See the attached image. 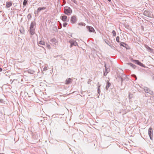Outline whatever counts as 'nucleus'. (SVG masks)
Segmentation results:
<instances>
[{"mask_svg":"<svg viewBox=\"0 0 154 154\" xmlns=\"http://www.w3.org/2000/svg\"><path fill=\"white\" fill-rule=\"evenodd\" d=\"M46 9V7H39L38 8V11H39V12L42 10H45Z\"/></svg>","mask_w":154,"mask_h":154,"instance_id":"nucleus-18","label":"nucleus"},{"mask_svg":"<svg viewBox=\"0 0 154 154\" xmlns=\"http://www.w3.org/2000/svg\"><path fill=\"white\" fill-rule=\"evenodd\" d=\"M72 79L70 78L67 79L66 80L65 82V84L66 85H69L72 83Z\"/></svg>","mask_w":154,"mask_h":154,"instance_id":"nucleus-11","label":"nucleus"},{"mask_svg":"<svg viewBox=\"0 0 154 154\" xmlns=\"http://www.w3.org/2000/svg\"><path fill=\"white\" fill-rule=\"evenodd\" d=\"M0 154H5L4 153H0Z\"/></svg>","mask_w":154,"mask_h":154,"instance_id":"nucleus-42","label":"nucleus"},{"mask_svg":"<svg viewBox=\"0 0 154 154\" xmlns=\"http://www.w3.org/2000/svg\"><path fill=\"white\" fill-rule=\"evenodd\" d=\"M69 42L70 43V45L69 46L70 48H72L73 45L76 46L77 45V43L76 41H69Z\"/></svg>","mask_w":154,"mask_h":154,"instance_id":"nucleus-10","label":"nucleus"},{"mask_svg":"<svg viewBox=\"0 0 154 154\" xmlns=\"http://www.w3.org/2000/svg\"><path fill=\"white\" fill-rule=\"evenodd\" d=\"M68 23H64L63 24V26L64 27H66V26L67 25Z\"/></svg>","mask_w":154,"mask_h":154,"instance_id":"nucleus-30","label":"nucleus"},{"mask_svg":"<svg viewBox=\"0 0 154 154\" xmlns=\"http://www.w3.org/2000/svg\"><path fill=\"white\" fill-rule=\"evenodd\" d=\"M50 41L52 43L55 42L56 41V39L55 38L51 39L50 40Z\"/></svg>","mask_w":154,"mask_h":154,"instance_id":"nucleus-26","label":"nucleus"},{"mask_svg":"<svg viewBox=\"0 0 154 154\" xmlns=\"http://www.w3.org/2000/svg\"><path fill=\"white\" fill-rule=\"evenodd\" d=\"M47 70V68L46 67H45L43 69L44 71H46Z\"/></svg>","mask_w":154,"mask_h":154,"instance_id":"nucleus-33","label":"nucleus"},{"mask_svg":"<svg viewBox=\"0 0 154 154\" xmlns=\"http://www.w3.org/2000/svg\"><path fill=\"white\" fill-rule=\"evenodd\" d=\"M105 41V42L108 45H109L108 43V42H109V41L107 40L106 41Z\"/></svg>","mask_w":154,"mask_h":154,"instance_id":"nucleus-35","label":"nucleus"},{"mask_svg":"<svg viewBox=\"0 0 154 154\" xmlns=\"http://www.w3.org/2000/svg\"><path fill=\"white\" fill-rule=\"evenodd\" d=\"M107 73H108L107 72H105L103 74L104 75L106 76V75H107Z\"/></svg>","mask_w":154,"mask_h":154,"instance_id":"nucleus-32","label":"nucleus"},{"mask_svg":"<svg viewBox=\"0 0 154 154\" xmlns=\"http://www.w3.org/2000/svg\"><path fill=\"white\" fill-rule=\"evenodd\" d=\"M27 3V1L26 0H24L23 2V5L24 6H25ZM24 6H23V7Z\"/></svg>","mask_w":154,"mask_h":154,"instance_id":"nucleus-24","label":"nucleus"},{"mask_svg":"<svg viewBox=\"0 0 154 154\" xmlns=\"http://www.w3.org/2000/svg\"><path fill=\"white\" fill-rule=\"evenodd\" d=\"M111 84V83L109 82L108 81L107 82H106V90H108Z\"/></svg>","mask_w":154,"mask_h":154,"instance_id":"nucleus-19","label":"nucleus"},{"mask_svg":"<svg viewBox=\"0 0 154 154\" xmlns=\"http://www.w3.org/2000/svg\"><path fill=\"white\" fill-rule=\"evenodd\" d=\"M32 17V15L30 14H29L27 16V18L28 20H30Z\"/></svg>","mask_w":154,"mask_h":154,"instance_id":"nucleus-23","label":"nucleus"},{"mask_svg":"<svg viewBox=\"0 0 154 154\" xmlns=\"http://www.w3.org/2000/svg\"><path fill=\"white\" fill-rule=\"evenodd\" d=\"M27 71H28V72L29 73L31 74H34V73L35 72V71H34L33 70H32V69H29Z\"/></svg>","mask_w":154,"mask_h":154,"instance_id":"nucleus-21","label":"nucleus"},{"mask_svg":"<svg viewBox=\"0 0 154 154\" xmlns=\"http://www.w3.org/2000/svg\"><path fill=\"white\" fill-rule=\"evenodd\" d=\"M143 14L144 15L148 17H151V14L150 12L148 10H145L144 11Z\"/></svg>","mask_w":154,"mask_h":154,"instance_id":"nucleus-4","label":"nucleus"},{"mask_svg":"<svg viewBox=\"0 0 154 154\" xmlns=\"http://www.w3.org/2000/svg\"><path fill=\"white\" fill-rule=\"evenodd\" d=\"M100 85H99L98 86V88H97V91H98V94H100Z\"/></svg>","mask_w":154,"mask_h":154,"instance_id":"nucleus-25","label":"nucleus"},{"mask_svg":"<svg viewBox=\"0 0 154 154\" xmlns=\"http://www.w3.org/2000/svg\"><path fill=\"white\" fill-rule=\"evenodd\" d=\"M39 12V11H38V9H37V11H34V13L35 14H38Z\"/></svg>","mask_w":154,"mask_h":154,"instance_id":"nucleus-31","label":"nucleus"},{"mask_svg":"<svg viewBox=\"0 0 154 154\" xmlns=\"http://www.w3.org/2000/svg\"><path fill=\"white\" fill-rule=\"evenodd\" d=\"M128 65H129L131 67L133 68V69H135L136 67V66L135 65H134L131 63H127Z\"/></svg>","mask_w":154,"mask_h":154,"instance_id":"nucleus-20","label":"nucleus"},{"mask_svg":"<svg viewBox=\"0 0 154 154\" xmlns=\"http://www.w3.org/2000/svg\"><path fill=\"white\" fill-rule=\"evenodd\" d=\"M117 79L118 80V82L120 83L121 85L122 86V82L123 81V78L121 76H118L117 77Z\"/></svg>","mask_w":154,"mask_h":154,"instance_id":"nucleus-9","label":"nucleus"},{"mask_svg":"<svg viewBox=\"0 0 154 154\" xmlns=\"http://www.w3.org/2000/svg\"><path fill=\"white\" fill-rule=\"evenodd\" d=\"M119 38H120L119 37V36H118L116 37V41L118 42V43H119L120 42V41H119Z\"/></svg>","mask_w":154,"mask_h":154,"instance_id":"nucleus-28","label":"nucleus"},{"mask_svg":"<svg viewBox=\"0 0 154 154\" xmlns=\"http://www.w3.org/2000/svg\"><path fill=\"white\" fill-rule=\"evenodd\" d=\"M50 47V45H48V47Z\"/></svg>","mask_w":154,"mask_h":154,"instance_id":"nucleus-41","label":"nucleus"},{"mask_svg":"<svg viewBox=\"0 0 154 154\" xmlns=\"http://www.w3.org/2000/svg\"><path fill=\"white\" fill-rule=\"evenodd\" d=\"M132 75L133 77H134L135 78V80H136L137 79V78L136 75Z\"/></svg>","mask_w":154,"mask_h":154,"instance_id":"nucleus-34","label":"nucleus"},{"mask_svg":"<svg viewBox=\"0 0 154 154\" xmlns=\"http://www.w3.org/2000/svg\"><path fill=\"white\" fill-rule=\"evenodd\" d=\"M109 2H110L111 1V0H107Z\"/></svg>","mask_w":154,"mask_h":154,"instance_id":"nucleus-39","label":"nucleus"},{"mask_svg":"<svg viewBox=\"0 0 154 154\" xmlns=\"http://www.w3.org/2000/svg\"><path fill=\"white\" fill-rule=\"evenodd\" d=\"M145 47L146 48V49L149 52H153V49L150 48L148 45H145Z\"/></svg>","mask_w":154,"mask_h":154,"instance_id":"nucleus-12","label":"nucleus"},{"mask_svg":"<svg viewBox=\"0 0 154 154\" xmlns=\"http://www.w3.org/2000/svg\"><path fill=\"white\" fill-rule=\"evenodd\" d=\"M131 61L133 63L137 64L142 66L143 67H145L144 65L142 63L140 62L139 60H134L133 59H131Z\"/></svg>","mask_w":154,"mask_h":154,"instance_id":"nucleus-2","label":"nucleus"},{"mask_svg":"<svg viewBox=\"0 0 154 154\" xmlns=\"http://www.w3.org/2000/svg\"><path fill=\"white\" fill-rule=\"evenodd\" d=\"M153 79L154 80V77H153Z\"/></svg>","mask_w":154,"mask_h":154,"instance_id":"nucleus-44","label":"nucleus"},{"mask_svg":"<svg viewBox=\"0 0 154 154\" xmlns=\"http://www.w3.org/2000/svg\"><path fill=\"white\" fill-rule=\"evenodd\" d=\"M79 25L82 26H85V24L84 23H79Z\"/></svg>","mask_w":154,"mask_h":154,"instance_id":"nucleus-29","label":"nucleus"},{"mask_svg":"<svg viewBox=\"0 0 154 154\" xmlns=\"http://www.w3.org/2000/svg\"><path fill=\"white\" fill-rule=\"evenodd\" d=\"M14 80H15V79H14V80L12 81V83L13 82Z\"/></svg>","mask_w":154,"mask_h":154,"instance_id":"nucleus-43","label":"nucleus"},{"mask_svg":"<svg viewBox=\"0 0 154 154\" xmlns=\"http://www.w3.org/2000/svg\"><path fill=\"white\" fill-rule=\"evenodd\" d=\"M120 46L125 48L127 49H130V47L127 44L124 42H121L120 43Z\"/></svg>","mask_w":154,"mask_h":154,"instance_id":"nucleus-8","label":"nucleus"},{"mask_svg":"<svg viewBox=\"0 0 154 154\" xmlns=\"http://www.w3.org/2000/svg\"><path fill=\"white\" fill-rule=\"evenodd\" d=\"M69 17H68V18L67 16L65 15L62 16L60 17V18L63 22H68L69 20Z\"/></svg>","mask_w":154,"mask_h":154,"instance_id":"nucleus-5","label":"nucleus"},{"mask_svg":"<svg viewBox=\"0 0 154 154\" xmlns=\"http://www.w3.org/2000/svg\"><path fill=\"white\" fill-rule=\"evenodd\" d=\"M36 25V23L34 21L32 22L30 24V28H34V27Z\"/></svg>","mask_w":154,"mask_h":154,"instance_id":"nucleus-16","label":"nucleus"},{"mask_svg":"<svg viewBox=\"0 0 154 154\" xmlns=\"http://www.w3.org/2000/svg\"><path fill=\"white\" fill-rule=\"evenodd\" d=\"M144 90L146 93L150 94V93L149 92L151 91V90H150L147 87H145L144 88Z\"/></svg>","mask_w":154,"mask_h":154,"instance_id":"nucleus-17","label":"nucleus"},{"mask_svg":"<svg viewBox=\"0 0 154 154\" xmlns=\"http://www.w3.org/2000/svg\"><path fill=\"white\" fill-rule=\"evenodd\" d=\"M12 5V3L11 2H7L6 7L7 8H9Z\"/></svg>","mask_w":154,"mask_h":154,"instance_id":"nucleus-15","label":"nucleus"},{"mask_svg":"<svg viewBox=\"0 0 154 154\" xmlns=\"http://www.w3.org/2000/svg\"><path fill=\"white\" fill-rule=\"evenodd\" d=\"M2 70V69L1 68H0V72H1Z\"/></svg>","mask_w":154,"mask_h":154,"instance_id":"nucleus-36","label":"nucleus"},{"mask_svg":"<svg viewBox=\"0 0 154 154\" xmlns=\"http://www.w3.org/2000/svg\"><path fill=\"white\" fill-rule=\"evenodd\" d=\"M35 29L34 28H30L29 32L31 35H33L35 33Z\"/></svg>","mask_w":154,"mask_h":154,"instance_id":"nucleus-13","label":"nucleus"},{"mask_svg":"<svg viewBox=\"0 0 154 154\" xmlns=\"http://www.w3.org/2000/svg\"><path fill=\"white\" fill-rule=\"evenodd\" d=\"M45 42L43 41H40L38 43V45H45Z\"/></svg>","mask_w":154,"mask_h":154,"instance_id":"nucleus-22","label":"nucleus"},{"mask_svg":"<svg viewBox=\"0 0 154 154\" xmlns=\"http://www.w3.org/2000/svg\"><path fill=\"white\" fill-rule=\"evenodd\" d=\"M152 92H152V91H150V92H150V94H151V93H152Z\"/></svg>","mask_w":154,"mask_h":154,"instance_id":"nucleus-37","label":"nucleus"},{"mask_svg":"<svg viewBox=\"0 0 154 154\" xmlns=\"http://www.w3.org/2000/svg\"><path fill=\"white\" fill-rule=\"evenodd\" d=\"M88 30L90 32H95V31L94 28L91 26H86Z\"/></svg>","mask_w":154,"mask_h":154,"instance_id":"nucleus-6","label":"nucleus"},{"mask_svg":"<svg viewBox=\"0 0 154 154\" xmlns=\"http://www.w3.org/2000/svg\"><path fill=\"white\" fill-rule=\"evenodd\" d=\"M88 83V84H89V81H88V83Z\"/></svg>","mask_w":154,"mask_h":154,"instance_id":"nucleus-40","label":"nucleus"},{"mask_svg":"<svg viewBox=\"0 0 154 154\" xmlns=\"http://www.w3.org/2000/svg\"><path fill=\"white\" fill-rule=\"evenodd\" d=\"M64 13L65 14L68 15H69L72 12V11L70 8L68 6H66L64 8Z\"/></svg>","mask_w":154,"mask_h":154,"instance_id":"nucleus-1","label":"nucleus"},{"mask_svg":"<svg viewBox=\"0 0 154 154\" xmlns=\"http://www.w3.org/2000/svg\"><path fill=\"white\" fill-rule=\"evenodd\" d=\"M0 100V101H1V102H2V101H1V100Z\"/></svg>","mask_w":154,"mask_h":154,"instance_id":"nucleus-46","label":"nucleus"},{"mask_svg":"<svg viewBox=\"0 0 154 154\" xmlns=\"http://www.w3.org/2000/svg\"><path fill=\"white\" fill-rule=\"evenodd\" d=\"M74 3H76V1H74Z\"/></svg>","mask_w":154,"mask_h":154,"instance_id":"nucleus-38","label":"nucleus"},{"mask_svg":"<svg viewBox=\"0 0 154 154\" xmlns=\"http://www.w3.org/2000/svg\"><path fill=\"white\" fill-rule=\"evenodd\" d=\"M58 28L59 29H60V28H59V27H58Z\"/></svg>","mask_w":154,"mask_h":154,"instance_id":"nucleus-45","label":"nucleus"},{"mask_svg":"<svg viewBox=\"0 0 154 154\" xmlns=\"http://www.w3.org/2000/svg\"><path fill=\"white\" fill-rule=\"evenodd\" d=\"M112 33L113 36L114 37V36H116V31L115 30H113L112 31Z\"/></svg>","mask_w":154,"mask_h":154,"instance_id":"nucleus-27","label":"nucleus"},{"mask_svg":"<svg viewBox=\"0 0 154 154\" xmlns=\"http://www.w3.org/2000/svg\"><path fill=\"white\" fill-rule=\"evenodd\" d=\"M70 21L73 24L76 23L77 22V19L75 16H73L71 17Z\"/></svg>","mask_w":154,"mask_h":154,"instance_id":"nucleus-7","label":"nucleus"},{"mask_svg":"<svg viewBox=\"0 0 154 154\" xmlns=\"http://www.w3.org/2000/svg\"><path fill=\"white\" fill-rule=\"evenodd\" d=\"M148 134L151 140L152 139L153 137V130L152 128L150 127L148 129Z\"/></svg>","mask_w":154,"mask_h":154,"instance_id":"nucleus-3","label":"nucleus"},{"mask_svg":"<svg viewBox=\"0 0 154 154\" xmlns=\"http://www.w3.org/2000/svg\"><path fill=\"white\" fill-rule=\"evenodd\" d=\"M104 66L105 67V72H106L108 73L109 71V66H107L105 63V66Z\"/></svg>","mask_w":154,"mask_h":154,"instance_id":"nucleus-14","label":"nucleus"}]
</instances>
